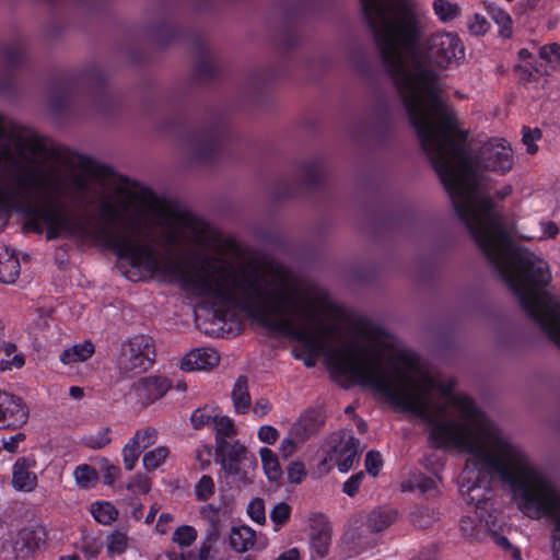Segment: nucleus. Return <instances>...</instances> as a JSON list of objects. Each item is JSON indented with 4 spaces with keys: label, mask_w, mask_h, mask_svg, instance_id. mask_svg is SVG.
Listing matches in <instances>:
<instances>
[{
    "label": "nucleus",
    "mask_w": 560,
    "mask_h": 560,
    "mask_svg": "<svg viewBox=\"0 0 560 560\" xmlns=\"http://www.w3.org/2000/svg\"><path fill=\"white\" fill-rule=\"evenodd\" d=\"M456 386V377L440 382L419 352H387V405L421 419L433 448L475 454L483 467L511 479L503 460L517 463L512 444L487 421L471 396L455 393Z\"/></svg>",
    "instance_id": "1"
},
{
    "label": "nucleus",
    "mask_w": 560,
    "mask_h": 560,
    "mask_svg": "<svg viewBox=\"0 0 560 560\" xmlns=\"http://www.w3.org/2000/svg\"><path fill=\"white\" fill-rule=\"evenodd\" d=\"M187 291L209 295L242 308L270 331L307 346L339 339V312L326 296L296 288L279 267L236 270L212 259L179 276Z\"/></svg>",
    "instance_id": "2"
},
{
    "label": "nucleus",
    "mask_w": 560,
    "mask_h": 560,
    "mask_svg": "<svg viewBox=\"0 0 560 560\" xmlns=\"http://www.w3.org/2000/svg\"><path fill=\"white\" fill-rule=\"evenodd\" d=\"M467 139L468 132L458 129L421 149L447 192L456 215L514 294L517 296L515 288L521 284L544 292L534 287L548 284L550 275L547 270L535 265L532 257L513 248L509 233L494 218L485 219L477 211L474 195L478 189V173L465 147Z\"/></svg>",
    "instance_id": "3"
},
{
    "label": "nucleus",
    "mask_w": 560,
    "mask_h": 560,
    "mask_svg": "<svg viewBox=\"0 0 560 560\" xmlns=\"http://www.w3.org/2000/svg\"><path fill=\"white\" fill-rule=\"evenodd\" d=\"M423 26L411 0H387V78L394 81L420 147L460 129L441 97L439 73L420 55Z\"/></svg>",
    "instance_id": "4"
},
{
    "label": "nucleus",
    "mask_w": 560,
    "mask_h": 560,
    "mask_svg": "<svg viewBox=\"0 0 560 560\" xmlns=\"http://www.w3.org/2000/svg\"><path fill=\"white\" fill-rule=\"evenodd\" d=\"M517 455V463L503 460L511 470L512 478L506 479L500 472L487 469L475 454L478 475L472 481H463L459 491L468 505L486 511L491 498L490 479L499 478L508 485L516 500L520 510L530 518L549 517L553 523L551 532L552 551L557 542L556 529L560 523V492L542 474L530 466L526 456L512 445Z\"/></svg>",
    "instance_id": "5"
},
{
    "label": "nucleus",
    "mask_w": 560,
    "mask_h": 560,
    "mask_svg": "<svg viewBox=\"0 0 560 560\" xmlns=\"http://www.w3.org/2000/svg\"><path fill=\"white\" fill-rule=\"evenodd\" d=\"M114 188V192L105 196L101 205V213L106 220L138 223L152 217L162 226L163 235L170 243L219 247L214 233L192 214L165 209L151 192L126 182L117 183Z\"/></svg>",
    "instance_id": "6"
},
{
    "label": "nucleus",
    "mask_w": 560,
    "mask_h": 560,
    "mask_svg": "<svg viewBox=\"0 0 560 560\" xmlns=\"http://www.w3.org/2000/svg\"><path fill=\"white\" fill-rule=\"evenodd\" d=\"M42 143L36 138L15 143L14 150L0 148V168L15 174L18 185L33 191L44 200L52 201L67 195L70 187L86 190L93 180L88 170L70 175L54 167L37 164L40 158Z\"/></svg>",
    "instance_id": "7"
},
{
    "label": "nucleus",
    "mask_w": 560,
    "mask_h": 560,
    "mask_svg": "<svg viewBox=\"0 0 560 560\" xmlns=\"http://www.w3.org/2000/svg\"><path fill=\"white\" fill-rule=\"evenodd\" d=\"M384 352H293L307 368L323 360L331 378L340 386L360 385L385 395Z\"/></svg>",
    "instance_id": "8"
},
{
    "label": "nucleus",
    "mask_w": 560,
    "mask_h": 560,
    "mask_svg": "<svg viewBox=\"0 0 560 560\" xmlns=\"http://www.w3.org/2000/svg\"><path fill=\"white\" fill-rule=\"evenodd\" d=\"M515 290L527 316L541 327L560 350V302L548 291L536 292L525 284Z\"/></svg>",
    "instance_id": "9"
},
{
    "label": "nucleus",
    "mask_w": 560,
    "mask_h": 560,
    "mask_svg": "<svg viewBox=\"0 0 560 560\" xmlns=\"http://www.w3.org/2000/svg\"><path fill=\"white\" fill-rule=\"evenodd\" d=\"M114 249L120 259L126 260L139 271L156 275L160 262L151 248L140 240L136 232L118 234L114 241Z\"/></svg>",
    "instance_id": "10"
},
{
    "label": "nucleus",
    "mask_w": 560,
    "mask_h": 560,
    "mask_svg": "<svg viewBox=\"0 0 560 560\" xmlns=\"http://www.w3.org/2000/svg\"><path fill=\"white\" fill-rule=\"evenodd\" d=\"M428 52L440 69L458 66L465 58V47L455 33L438 32L428 38Z\"/></svg>",
    "instance_id": "11"
},
{
    "label": "nucleus",
    "mask_w": 560,
    "mask_h": 560,
    "mask_svg": "<svg viewBox=\"0 0 560 560\" xmlns=\"http://www.w3.org/2000/svg\"><path fill=\"white\" fill-rule=\"evenodd\" d=\"M331 450L324 465H336L342 474L348 472L359 459L360 441L351 432L342 431L331 439Z\"/></svg>",
    "instance_id": "12"
},
{
    "label": "nucleus",
    "mask_w": 560,
    "mask_h": 560,
    "mask_svg": "<svg viewBox=\"0 0 560 560\" xmlns=\"http://www.w3.org/2000/svg\"><path fill=\"white\" fill-rule=\"evenodd\" d=\"M36 230L38 232L45 230L47 238L80 236L82 234L79 218L61 213L55 209L43 211L36 218Z\"/></svg>",
    "instance_id": "13"
},
{
    "label": "nucleus",
    "mask_w": 560,
    "mask_h": 560,
    "mask_svg": "<svg viewBox=\"0 0 560 560\" xmlns=\"http://www.w3.org/2000/svg\"><path fill=\"white\" fill-rule=\"evenodd\" d=\"M308 548L312 558L323 559L328 556L332 542V526L329 520L311 512L305 517Z\"/></svg>",
    "instance_id": "14"
},
{
    "label": "nucleus",
    "mask_w": 560,
    "mask_h": 560,
    "mask_svg": "<svg viewBox=\"0 0 560 560\" xmlns=\"http://www.w3.org/2000/svg\"><path fill=\"white\" fill-rule=\"evenodd\" d=\"M513 164V153L504 139L492 138L483 144L480 152V166L492 172L505 174Z\"/></svg>",
    "instance_id": "15"
},
{
    "label": "nucleus",
    "mask_w": 560,
    "mask_h": 560,
    "mask_svg": "<svg viewBox=\"0 0 560 560\" xmlns=\"http://www.w3.org/2000/svg\"><path fill=\"white\" fill-rule=\"evenodd\" d=\"M171 388V383L160 376L143 377L132 385L129 393L141 405H149L162 398Z\"/></svg>",
    "instance_id": "16"
},
{
    "label": "nucleus",
    "mask_w": 560,
    "mask_h": 560,
    "mask_svg": "<svg viewBox=\"0 0 560 560\" xmlns=\"http://www.w3.org/2000/svg\"><path fill=\"white\" fill-rule=\"evenodd\" d=\"M0 416L1 428L20 427L27 421L28 409L20 397L0 390Z\"/></svg>",
    "instance_id": "17"
},
{
    "label": "nucleus",
    "mask_w": 560,
    "mask_h": 560,
    "mask_svg": "<svg viewBox=\"0 0 560 560\" xmlns=\"http://www.w3.org/2000/svg\"><path fill=\"white\" fill-rule=\"evenodd\" d=\"M35 462L21 457L16 459L12 468V486L14 489L31 492L37 487V475L33 471Z\"/></svg>",
    "instance_id": "18"
},
{
    "label": "nucleus",
    "mask_w": 560,
    "mask_h": 560,
    "mask_svg": "<svg viewBox=\"0 0 560 560\" xmlns=\"http://www.w3.org/2000/svg\"><path fill=\"white\" fill-rule=\"evenodd\" d=\"M219 450L222 452V467L231 475H241L242 464L247 458L246 447L235 441L233 443H221Z\"/></svg>",
    "instance_id": "19"
},
{
    "label": "nucleus",
    "mask_w": 560,
    "mask_h": 560,
    "mask_svg": "<svg viewBox=\"0 0 560 560\" xmlns=\"http://www.w3.org/2000/svg\"><path fill=\"white\" fill-rule=\"evenodd\" d=\"M219 352H185L179 368L185 372L210 371L220 363Z\"/></svg>",
    "instance_id": "20"
},
{
    "label": "nucleus",
    "mask_w": 560,
    "mask_h": 560,
    "mask_svg": "<svg viewBox=\"0 0 560 560\" xmlns=\"http://www.w3.org/2000/svg\"><path fill=\"white\" fill-rule=\"evenodd\" d=\"M362 5L366 20L374 30L377 42L382 44L385 30L383 0H362Z\"/></svg>",
    "instance_id": "21"
},
{
    "label": "nucleus",
    "mask_w": 560,
    "mask_h": 560,
    "mask_svg": "<svg viewBox=\"0 0 560 560\" xmlns=\"http://www.w3.org/2000/svg\"><path fill=\"white\" fill-rule=\"evenodd\" d=\"M231 399L234 411L237 415H244L250 409L252 398L249 394L248 378L245 375H240L235 380L231 392Z\"/></svg>",
    "instance_id": "22"
},
{
    "label": "nucleus",
    "mask_w": 560,
    "mask_h": 560,
    "mask_svg": "<svg viewBox=\"0 0 560 560\" xmlns=\"http://www.w3.org/2000/svg\"><path fill=\"white\" fill-rule=\"evenodd\" d=\"M20 272V262L14 253L0 244V281L13 283Z\"/></svg>",
    "instance_id": "23"
},
{
    "label": "nucleus",
    "mask_w": 560,
    "mask_h": 560,
    "mask_svg": "<svg viewBox=\"0 0 560 560\" xmlns=\"http://www.w3.org/2000/svg\"><path fill=\"white\" fill-rule=\"evenodd\" d=\"M155 352H122L121 362L126 372L147 371L155 360Z\"/></svg>",
    "instance_id": "24"
},
{
    "label": "nucleus",
    "mask_w": 560,
    "mask_h": 560,
    "mask_svg": "<svg viewBox=\"0 0 560 560\" xmlns=\"http://www.w3.org/2000/svg\"><path fill=\"white\" fill-rule=\"evenodd\" d=\"M320 415L316 410L305 411L291 429V434L300 440L306 439L319 425Z\"/></svg>",
    "instance_id": "25"
},
{
    "label": "nucleus",
    "mask_w": 560,
    "mask_h": 560,
    "mask_svg": "<svg viewBox=\"0 0 560 560\" xmlns=\"http://www.w3.org/2000/svg\"><path fill=\"white\" fill-rule=\"evenodd\" d=\"M89 511L93 518L104 526L112 525L117 520L119 514L118 510L113 503L103 500L91 503Z\"/></svg>",
    "instance_id": "26"
},
{
    "label": "nucleus",
    "mask_w": 560,
    "mask_h": 560,
    "mask_svg": "<svg viewBox=\"0 0 560 560\" xmlns=\"http://www.w3.org/2000/svg\"><path fill=\"white\" fill-rule=\"evenodd\" d=\"M255 544V532L248 526L233 527L230 533V545L236 552H246Z\"/></svg>",
    "instance_id": "27"
},
{
    "label": "nucleus",
    "mask_w": 560,
    "mask_h": 560,
    "mask_svg": "<svg viewBox=\"0 0 560 560\" xmlns=\"http://www.w3.org/2000/svg\"><path fill=\"white\" fill-rule=\"evenodd\" d=\"M486 11L493 22L499 26V36L510 38L512 36V19L510 14L495 3H486Z\"/></svg>",
    "instance_id": "28"
},
{
    "label": "nucleus",
    "mask_w": 560,
    "mask_h": 560,
    "mask_svg": "<svg viewBox=\"0 0 560 560\" xmlns=\"http://www.w3.org/2000/svg\"><path fill=\"white\" fill-rule=\"evenodd\" d=\"M201 518L208 524L207 536L211 539H219L222 528V513L212 504H206L200 509Z\"/></svg>",
    "instance_id": "29"
},
{
    "label": "nucleus",
    "mask_w": 560,
    "mask_h": 560,
    "mask_svg": "<svg viewBox=\"0 0 560 560\" xmlns=\"http://www.w3.org/2000/svg\"><path fill=\"white\" fill-rule=\"evenodd\" d=\"M259 456L266 477L270 481H278L282 476V470L277 454L268 447H261Z\"/></svg>",
    "instance_id": "30"
},
{
    "label": "nucleus",
    "mask_w": 560,
    "mask_h": 560,
    "mask_svg": "<svg viewBox=\"0 0 560 560\" xmlns=\"http://www.w3.org/2000/svg\"><path fill=\"white\" fill-rule=\"evenodd\" d=\"M212 425L217 432V441L219 445L221 443H226L224 441L226 438L234 436L237 433L234 421L226 416L217 415Z\"/></svg>",
    "instance_id": "31"
},
{
    "label": "nucleus",
    "mask_w": 560,
    "mask_h": 560,
    "mask_svg": "<svg viewBox=\"0 0 560 560\" xmlns=\"http://www.w3.org/2000/svg\"><path fill=\"white\" fill-rule=\"evenodd\" d=\"M170 455V450L166 446H156L155 448L147 452L143 455L142 464L148 471L155 470L162 466Z\"/></svg>",
    "instance_id": "32"
},
{
    "label": "nucleus",
    "mask_w": 560,
    "mask_h": 560,
    "mask_svg": "<svg viewBox=\"0 0 560 560\" xmlns=\"http://www.w3.org/2000/svg\"><path fill=\"white\" fill-rule=\"evenodd\" d=\"M129 538L127 530H114L107 536V551L109 556L121 555L128 548Z\"/></svg>",
    "instance_id": "33"
},
{
    "label": "nucleus",
    "mask_w": 560,
    "mask_h": 560,
    "mask_svg": "<svg viewBox=\"0 0 560 560\" xmlns=\"http://www.w3.org/2000/svg\"><path fill=\"white\" fill-rule=\"evenodd\" d=\"M435 481L421 472L415 474L407 482L402 483L404 491L420 490L421 493H430L435 490Z\"/></svg>",
    "instance_id": "34"
},
{
    "label": "nucleus",
    "mask_w": 560,
    "mask_h": 560,
    "mask_svg": "<svg viewBox=\"0 0 560 560\" xmlns=\"http://www.w3.org/2000/svg\"><path fill=\"white\" fill-rule=\"evenodd\" d=\"M432 9L439 20L444 23L455 20L460 13L458 5L447 0H434Z\"/></svg>",
    "instance_id": "35"
},
{
    "label": "nucleus",
    "mask_w": 560,
    "mask_h": 560,
    "mask_svg": "<svg viewBox=\"0 0 560 560\" xmlns=\"http://www.w3.org/2000/svg\"><path fill=\"white\" fill-rule=\"evenodd\" d=\"M158 438L159 432L155 428L145 427L137 430L130 440L142 451L154 445Z\"/></svg>",
    "instance_id": "36"
},
{
    "label": "nucleus",
    "mask_w": 560,
    "mask_h": 560,
    "mask_svg": "<svg viewBox=\"0 0 560 560\" xmlns=\"http://www.w3.org/2000/svg\"><path fill=\"white\" fill-rule=\"evenodd\" d=\"M197 530L189 525H182L173 533V541L180 548L190 547L197 539Z\"/></svg>",
    "instance_id": "37"
},
{
    "label": "nucleus",
    "mask_w": 560,
    "mask_h": 560,
    "mask_svg": "<svg viewBox=\"0 0 560 560\" xmlns=\"http://www.w3.org/2000/svg\"><path fill=\"white\" fill-rule=\"evenodd\" d=\"M73 477L79 487L88 489L97 479L96 470L86 465L78 466L73 471Z\"/></svg>",
    "instance_id": "38"
},
{
    "label": "nucleus",
    "mask_w": 560,
    "mask_h": 560,
    "mask_svg": "<svg viewBox=\"0 0 560 560\" xmlns=\"http://www.w3.org/2000/svg\"><path fill=\"white\" fill-rule=\"evenodd\" d=\"M412 522L415 525L427 528L438 518V512L429 506H417L412 512Z\"/></svg>",
    "instance_id": "39"
},
{
    "label": "nucleus",
    "mask_w": 560,
    "mask_h": 560,
    "mask_svg": "<svg viewBox=\"0 0 560 560\" xmlns=\"http://www.w3.org/2000/svg\"><path fill=\"white\" fill-rule=\"evenodd\" d=\"M218 541L219 539H211L207 536L199 548V560H225L219 550Z\"/></svg>",
    "instance_id": "40"
},
{
    "label": "nucleus",
    "mask_w": 560,
    "mask_h": 560,
    "mask_svg": "<svg viewBox=\"0 0 560 560\" xmlns=\"http://www.w3.org/2000/svg\"><path fill=\"white\" fill-rule=\"evenodd\" d=\"M112 442V430L102 428L84 439V444L93 450H101Z\"/></svg>",
    "instance_id": "41"
},
{
    "label": "nucleus",
    "mask_w": 560,
    "mask_h": 560,
    "mask_svg": "<svg viewBox=\"0 0 560 560\" xmlns=\"http://www.w3.org/2000/svg\"><path fill=\"white\" fill-rule=\"evenodd\" d=\"M217 415L214 409L210 407L198 408L191 413L190 422L195 429H201L208 424H213Z\"/></svg>",
    "instance_id": "42"
},
{
    "label": "nucleus",
    "mask_w": 560,
    "mask_h": 560,
    "mask_svg": "<svg viewBox=\"0 0 560 560\" xmlns=\"http://www.w3.org/2000/svg\"><path fill=\"white\" fill-rule=\"evenodd\" d=\"M291 508L284 502H280L273 506L270 512V518L273 523V529L278 532L289 520Z\"/></svg>",
    "instance_id": "43"
},
{
    "label": "nucleus",
    "mask_w": 560,
    "mask_h": 560,
    "mask_svg": "<svg viewBox=\"0 0 560 560\" xmlns=\"http://www.w3.org/2000/svg\"><path fill=\"white\" fill-rule=\"evenodd\" d=\"M122 462L127 470H132L138 462L141 450L129 440L122 448Z\"/></svg>",
    "instance_id": "44"
},
{
    "label": "nucleus",
    "mask_w": 560,
    "mask_h": 560,
    "mask_svg": "<svg viewBox=\"0 0 560 560\" xmlns=\"http://www.w3.org/2000/svg\"><path fill=\"white\" fill-rule=\"evenodd\" d=\"M127 489L135 494L148 493L151 489L150 479L143 474H136L127 483Z\"/></svg>",
    "instance_id": "45"
},
{
    "label": "nucleus",
    "mask_w": 560,
    "mask_h": 560,
    "mask_svg": "<svg viewBox=\"0 0 560 560\" xmlns=\"http://www.w3.org/2000/svg\"><path fill=\"white\" fill-rule=\"evenodd\" d=\"M365 471L372 477H376L383 467V457L380 452L370 451L364 459Z\"/></svg>",
    "instance_id": "46"
},
{
    "label": "nucleus",
    "mask_w": 560,
    "mask_h": 560,
    "mask_svg": "<svg viewBox=\"0 0 560 560\" xmlns=\"http://www.w3.org/2000/svg\"><path fill=\"white\" fill-rule=\"evenodd\" d=\"M25 363L22 354L15 352H5L4 358L0 359V372H10L14 369H21Z\"/></svg>",
    "instance_id": "47"
},
{
    "label": "nucleus",
    "mask_w": 560,
    "mask_h": 560,
    "mask_svg": "<svg viewBox=\"0 0 560 560\" xmlns=\"http://www.w3.org/2000/svg\"><path fill=\"white\" fill-rule=\"evenodd\" d=\"M195 492L198 500H207L214 492V482L211 477L202 476L196 485Z\"/></svg>",
    "instance_id": "48"
},
{
    "label": "nucleus",
    "mask_w": 560,
    "mask_h": 560,
    "mask_svg": "<svg viewBox=\"0 0 560 560\" xmlns=\"http://www.w3.org/2000/svg\"><path fill=\"white\" fill-rule=\"evenodd\" d=\"M541 137L539 129H530L529 127H523V143L526 145L527 153L534 154L537 152V145L535 141Z\"/></svg>",
    "instance_id": "49"
},
{
    "label": "nucleus",
    "mask_w": 560,
    "mask_h": 560,
    "mask_svg": "<svg viewBox=\"0 0 560 560\" xmlns=\"http://www.w3.org/2000/svg\"><path fill=\"white\" fill-rule=\"evenodd\" d=\"M247 512L249 517L258 524H262L266 521L265 504L260 499L253 500L248 504Z\"/></svg>",
    "instance_id": "50"
},
{
    "label": "nucleus",
    "mask_w": 560,
    "mask_h": 560,
    "mask_svg": "<svg viewBox=\"0 0 560 560\" xmlns=\"http://www.w3.org/2000/svg\"><path fill=\"white\" fill-rule=\"evenodd\" d=\"M363 478H364L363 471H359V472L352 475L349 479H347L345 481L342 491L349 497L355 495L359 491V488L362 483Z\"/></svg>",
    "instance_id": "51"
},
{
    "label": "nucleus",
    "mask_w": 560,
    "mask_h": 560,
    "mask_svg": "<svg viewBox=\"0 0 560 560\" xmlns=\"http://www.w3.org/2000/svg\"><path fill=\"white\" fill-rule=\"evenodd\" d=\"M306 476L305 466L301 462H293L288 467V479L292 483H300Z\"/></svg>",
    "instance_id": "52"
},
{
    "label": "nucleus",
    "mask_w": 560,
    "mask_h": 560,
    "mask_svg": "<svg viewBox=\"0 0 560 560\" xmlns=\"http://www.w3.org/2000/svg\"><path fill=\"white\" fill-rule=\"evenodd\" d=\"M468 28L472 35H485L488 32L489 23L485 16L475 14L472 21L468 25Z\"/></svg>",
    "instance_id": "53"
},
{
    "label": "nucleus",
    "mask_w": 560,
    "mask_h": 560,
    "mask_svg": "<svg viewBox=\"0 0 560 560\" xmlns=\"http://www.w3.org/2000/svg\"><path fill=\"white\" fill-rule=\"evenodd\" d=\"M93 352H61L59 360L65 365L86 361Z\"/></svg>",
    "instance_id": "54"
},
{
    "label": "nucleus",
    "mask_w": 560,
    "mask_h": 560,
    "mask_svg": "<svg viewBox=\"0 0 560 560\" xmlns=\"http://www.w3.org/2000/svg\"><path fill=\"white\" fill-rule=\"evenodd\" d=\"M257 436L262 443L273 444L278 440L279 433L272 425H261L258 429Z\"/></svg>",
    "instance_id": "55"
},
{
    "label": "nucleus",
    "mask_w": 560,
    "mask_h": 560,
    "mask_svg": "<svg viewBox=\"0 0 560 560\" xmlns=\"http://www.w3.org/2000/svg\"><path fill=\"white\" fill-rule=\"evenodd\" d=\"M541 235L538 240H549L555 238L559 234V226L556 222L550 220H541L539 222Z\"/></svg>",
    "instance_id": "56"
},
{
    "label": "nucleus",
    "mask_w": 560,
    "mask_h": 560,
    "mask_svg": "<svg viewBox=\"0 0 560 560\" xmlns=\"http://www.w3.org/2000/svg\"><path fill=\"white\" fill-rule=\"evenodd\" d=\"M539 56L548 61H551L552 58L560 59V45L558 43L544 45L539 49Z\"/></svg>",
    "instance_id": "57"
},
{
    "label": "nucleus",
    "mask_w": 560,
    "mask_h": 560,
    "mask_svg": "<svg viewBox=\"0 0 560 560\" xmlns=\"http://www.w3.org/2000/svg\"><path fill=\"white\" fill-rule=\"evenodd\" d=\"M271 410V402L266 398H259L253 406V413L258 419L266 417Z\"/></svg>",
    "instance_id": "58"
},
{
    "label": "nucleus",
    "mask_w": 560,
    "mask_h": 560,
    "mask_svg": "<svg viewBox=\"0 0 560 560\" xmlns=\"http://www.w3.org/2000/svg\"><path fill=\"white\" fill-rule=\"evenodd\" d=\"M25 435L23 433H16L8 439L2 440V446L9 453L16 452L19 444L24 441Z\"/></svg>",
    "instance_id": "59"
},
{
    "label": "nucleus",
    "mask_w": 560,
    "mask_h": 560,
    "mask_svg": "<svg viewBox=\"0 0 560 560\" xmlns=\"http://www.w3.org/2000/svg\"><path fill=\"white\" fill-rule=\"evenodd\" d=\"M369 526L375 532H381L385 527V520L381 512H373L369 516Z\"/></svg>",
    "instance_id": "60"
},
{
    "label": "nucleus",
    "mask_w": 560,
    "mask_h": 560,
    "mask_svg": "<svg viewBox=\"0 0 560 560\" xmlns=\"http://www.w3.org/2000/svg\"><path fill=\"white\" fill-rule=\"evenodd\" d=\"M173 522V517L168 513H162L159 516L155 529L160 534H166L170 529V524Z\"/></svg>",
    "instance_id": "61"
},
{
    "label": "nucleus",
    "mask_w": 560,
    "mask_h": 560,
    "mask_svg": "<svg viewBox=\"0 0 560 560\" xmlns=\"http://www.w3.org/2000/svg\"><path fill=\"white\" fill-rule=\"evenodd\" d=\"M411 560H439L438 550L434 546L423 548Z\"/></svg>",
    "instance_id": "62"
},
{
    "label": "nucleus",
    "mask_w": 560,
    "mask_h": 560,
    "mask_svg": "<svg viewBox=\"0 0 560 560\" xmlns=\"http://www.w3.org/2000/svg\"><path fill=\"white\" fill-rule=\"evenodd\" d=\"M119 468L115 465L106 464L105 471H104V483L105 485H113L116 478L118 477Z\"/></svg>",
    "instance_id": "63"
},
{
    "label": "nucleus",
    "mask_w": 560,
    "mask_h": 560,
    "mask_svg": "<svg viewBox=\"0 0 560 560\" xmlns=\"http://www.w3.org/2000/svg\"><path fill=\"white\" fill-rule=\"evenodd\" d=\"M276 560H301V553L298 548L293 547L280 553Z\"/></svg>",
    "instance_id": "64"
}]
</instances>
